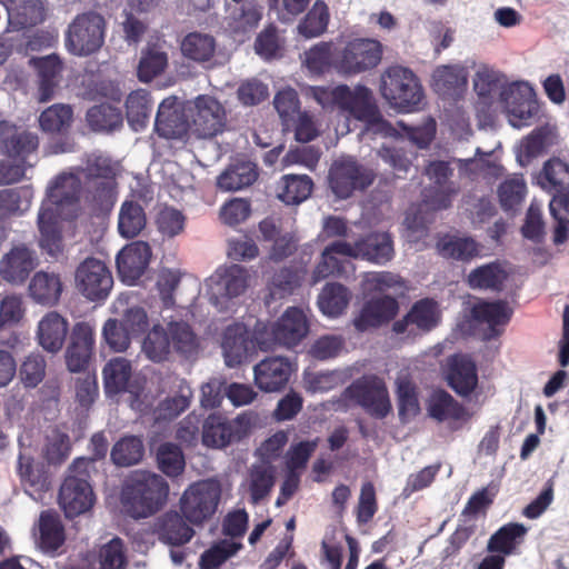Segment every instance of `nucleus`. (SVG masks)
Segmentation results:
<instances>
[{
    "instance_id": "nucleus-11",
    "label": "nucleus",
    "mask_w": 569,
    "mask_h": 569,
    "mask_svg": "<svg viewBox=\"0 0 569 569\" xmlns=\"http://www.w3.org/2000/svg\"><path fill=\"white\" fill-rule=\"evenodd\" d=\"M343 396L353 400L376 419L386 418L392 410L385 381L376 375L362 376L346 388Z\"/></svg>"
},
{
    "instance_id": "nucleus-59",
    "label": "nucleus",
    "mask_w": 569,
    "mask_h": 569,
    "mask_svg": "<svg viewBox=\"0 0 569 569\" xmlns=\"http://www.w3.org/2000/svg\"><path fill=\"white\" fill-rule=\"evenodd\" d=\"M329 18L326 2H315L305 19L299 23L298 30L306 38L319 37L326 31Z\"/></svg>"
},
{
    "instance_id": "nucleus-4",
    "label": "nucleus",
    "mask_w": 569,
    "mask_h": 569,
    "mask_svg": "<svg viewBox=\"0 0 569 569\" xmlns=\"http://www.w3.org/2000/svg\"><path fill=\"white\" fill-rule=\"evenodd\" d=\"M199 340L191 326L186 321L172 320L163 327L154 325L142 341V351L153 362H163L171 352L182 357L197 353Z\"/></svg>"
},
{
    "instance_id": "nucleus-31",
    "label": "nucleus",
    "mask_w": 569,
    "mask_h": 569,
    "mask_svg": "<svg viewBox=\"0 0 569 569\" xmlns=\"http://www.w3.org/2000/svg\"><path fill=\"white\" fill-rule=\"evenodd\" d=\"M351 243L335 241L328 244L312 272V283H317L329 277H340L349 264L347 258H352Z\"/></svg>"
},
{
    "instance_id": "nucleus-5",
    "label": "nucleus",
    "mask_w": 569,
    "mask_h": 569,
    "mask_svg": "<svg viewBox=\"0 0 569 569\" xmlns=\"http://www.w3.org/2000/svg\"><path fill=\"white\" fill-rule=\"evenodd\" d=\"M83 177L84 200L94 210H108L114 200L116 172L108 157L90 154L79 169Z\"/></svg>"
},
{
    "instance_id": "nucleus-29",
    "label": "nucleus",
    "mask_w": 569,
    "mask_h": 569,
    "mask_svg": "<svg viewBox=\"0 0 569 569\" xmlns=\"http://www.w3.org/2000/svg\"><path fill=\"white\" fill-rule=\"evenodd\" d=\"M0 143L8 157L24 162L38 149L39 139L33 132L21 130L8 121H0Z\"/></svg>"
},
{
    "instance_id": "nucleus-46",
    "label": "nucleus",
    "mask_w": 569,
    "mask_h": 569,
    "mask_svg": "<svg viewBox=\"0 0 569 569\" xmlns=\"http://www.w3.org/2000/svg\"><path fill=\"white\" fill-rule=\"evenodd\" d=\"M9 20L19 28L34 27L43 22L46 9L43 2H1Z\"/></svg>"
},
{
    "instance_id": "nucleus-23",
    "label": "nucleus",
    "mask_w": 569,
    "mask_h": 569,
    "mask_svg": "<svg viewBox=\"0 0 569 569\" xmlns=\"http://www.w3.org/2000/svg\"><path fill=\"white\" fill-rule=\"evenodd\" d=\"M151 248L144 241H133L117 254L116 264L120 279L133 284L142 277L151 259Z\"/></svg>"
},
{
    "instance_id": "nucleus-49",
    "label": "nucleus",
    "mask_w": 569,
    "mask_h": 569,
    "mask_svg": "<svg viewBox=\"0 0 569 569\" xmlns=\"http://www.w3.org/2000/svg\"><path fill=\"white\" fill-rule=\"evenodd\" d=\"M181 52L196 62L209 61L216 52V40L207 33L190 32L181 42Z\"/></svg>"
},
{
    "instance_id": "nucleus-58",
    "label": "nucleus",
    "mask_w": 569,
    "mask_h": 569,
    "mask_svg": "<svg viewBox=\"0 0 569 569\" xmlns=\"http://www.w3.org/2000/svg\"><path fill=\"white\" fill-rule=\"evenodd\" d=\"M362 288L367 293H382L389 290L402 291L407 287L405 280L397 273L390 271H373L365 274Z\"/></svg>"
},
{
    "instance_id": "nucleus-20",
    "label": "nucleus",
    "mask_w": 569,
    "mask_h": 569,
    "mask_svg": "<svg viewBox=\"0 0 569 569\" xmlns=\"http://www.w3.org/2000/svg\"><path fill=\"white\" fill-rule=\"evenodd\" d=\"M309 332V321L306 313L298 307H289L282 316L272 323L270 338H264L273 346L292 348L299 345Z\"/></svg>"
},
{
    "instance_id": "nucleus-60",
    "label": "nucleus",
    "mask_w": 569,
    "mask_h": 569,
    "mask_svg": "<svg viewBox=\"0 0 569 569\" xmlns=\"http://www.w3.org/2000/svg\"><path fill=\"white\" fill-rule=\"evenodd\" d=\"M168 64V57L164 51L156 47H148L142 52L139 66L138 78L142 82H149L162 73Z\"/></svg>"
},
{
    "instance_id": "nucleus-56",
    "label": "nucleus",
    "mask_w": 569,
    "mask_h": 569,
    "mask_svg": "<svg viewBox=\"0 0 569 569\" xmlns=\"http://www.w3.org/2000/svg\"><path fill=\"white\" fill-rule=\"evenodd\" d=\"M242 548V543L228 539H222L204 550L200 556V569H218L228 559L237 555Z\"/></svg>"
},
{
    "instance_id": "nucleus-9",
    "label": "nucleus",
    "mask_w": 569,
    "mask_h": 569,
    "mask_svg": "<svg viewBox=\"0 0 569 569\" xmlns=\"http://www.w3.org/2000/svg\"><path fill=\"white\" fill-rule=\"evenodd\" d=\"M106 27L100 13L90 11L76 16L66 31L67 50L78 57L96 53L104 43Z\"/></svg>"
},
{
    "instance_id": "nucleus-26",
    "label": "nucleus",
    "mask_w": 569,
    "mask_h": 569,
    "mask_svg": "<svg viewBox=\"0 0 569 569\" xmlns=\"http://www.w3.org/2000/svg\"><path fill=\"white\" fill-rule=\"evenodd\" d=\"M399 310L398 301L390 296L372 298L361 308L359 315L353 319L357 331L365 332L372 328H379L392 320Z\"/></svg>"
},
{
    "instance_id": "nucleus-32",
    "label": "nucleus",
    "mask_w": 569,
    "mask_h": 569,
    "mask_svg": "<svg viewBox=\"0 0 569 569\" xmlns=\"http://www.w3.org/2000/svg\"><path fill=\"white\" fill-rule=\"evenodd\" d=\"M428 416L437 422H467L471 415L467 408L456 400L448 391L437 389L427 400Z\"/></svg>"
},
{
    "instance_id": "nucleus-21",
    "label": "nucleus",
    "mask_w": 569,
    "mask_h": 569,
    "mask_svg": "<svg viewBox=\"0 0 569 569\" xmlns=\"http://www.w3.org/2000/svg\"><path fill=\"white\" fill-rule=\"evenodd\" d=\"M248 287V273L246 268L239 264H232L224 268H218L209 278L208 295L209 300L218 306L223 299H231L240 296Z\"/></svg>"
},
{
    "instance_id": "nucleus-1",
    "label": "nucleus",
    "mask_w": 569,
    "mask_h": 569,
    "mask_svg": "<svg viewBox=\"0 0 569 569\" xmlns=\"http://www.w3.org/2000/svg\"><path fill=\"white\" fill-rule=\"evenodd\" d=\"M82 191L81 178L66 172L58 174L47 188L46 200L38 213L39 246L51 257H57L63 249L59 220L78 218Z\"/></svg>"
},
{
    "instance_id": "nucleus-45",
    "label": "nucleus",
    "mask_w": 569,
    "mask_h": 569,
    "mask_svg": "<svg viewBox=\"0 0 569 569\" xmlns=\"http://www.w3.org/2000/svg\"><path fill=\"white\" fill-rule=\"evenodd\" d=\"M527 531L522 523H507L490 537L487 549L489 552H499L502 556L511 555Z\"/></svg>"
},
{
    "instance_id": "nucleus-3",
    "label": "nucleus",
    "mask_w": 569,
    "mask_h": 569,
    "mask_svg": "<svg viewBox=\"0 0 569 569\" xmlns=\"http://www.w3.org/2000/svg\"><path fill=\"white\" fill-rule=\"evenodd\" d=\"M306 94L315 99L323 109H339L361 121L376 122L380 118L371 90L362 84L353 89L347 84L333 88L310 86L306 89Z\"/></svg>"
},
{
    "instance_id": "nucleus-44",
    "label": "nucleus",
    "mask_w": 569,
    "mask_h": 569,
    "mask_svg": "<svg viewBox=\"0 0 569 569\" xmlns=\"http://www.w3.org/2000/svg\"><path fill=\"white\" fill-rule=\"evenodd\" d=\"M86 121L92 131L111 132L122 126L123 117L119 108L109 103H100L88 109Z\"/></svg>"
},
{
    "instance_id": "nucleus-34",
    "label": "nucleus",
    "mask_w": 569,
    "mask_h": 569,
    "mask_svg": "<svg viewBox=\"0 0 569 569\" xmlns=\"http://www.w3.org/2000/svg\"><path fill=\"white\" fill-rule=\"evenodd\" d=\"M39 79V101L47 102L54 96L62 72V61L57 54H49L40 58H31L29 61Z\"/></svg>"
},
{
    "instance_id": "nucleus-7",
    "label": "nucleus",
    "mask_w": 569,
    "mask_h": 569,
    "mask_svg": "<svg viewBox=\"0 0 569 569\" xmlns=\"http://www.w3.org/2000/svg\"><path fill=\"white\" fill-rule=\"evenodd\" d=\"M90 460L84 457L74 459L68 469L60 490L59 505L67 518H74L87 512L93 506L94 493L89 483Z\"/></svg>"
},
{
    "instance_id": "nucleus-61",
    "label": "nucleus",
    "mask_w": 569,
    "mask_h": 569,
    "mask_svg": "<svg viewBox=\"0 0 569 569\" xmlns=\"http://www.w3.org/2000/svg\"><path fill=\"white\" fill-rule=\"evenodd\" d=\"M319 445V439L303 440L290 446L284 457L287 471L301 472L306 469L309 459L315 453Z\"/></svg>"
},
{
    "instance_id": "nucleus-53",
    "label": "nucleus",
    "mask_w": 569,
    "mask_h": 569,
    "mask_svg": "<svg viewBox=\"0 0 569 569\" xmlns=\"http://www.w3.org/2000/svg\"><path fill=\"white\" fill-rule=\"evenodd\" d=\"M73 121L71 106L56 103L43 110L39 117L42 131L48 133H64Z\"/></svg>"
},
{
    "instance_id": "nucleus-2",
    "label": "nucleus",
    "mask_w": 569,
    "mask_h": 569,
    "mask_svg": "<svg viewBox=\"0 0 569 569\" xmlns=\"http://www.w3.org/2000/svg\"><path fill=\"white\" fill-rule=\"evenodd\" d=\"M169 485L151 471H133L123 482L120 501L128 516L144 519L156 515L167 503Z\"/></svg>"
},
{
    "instance_id": "nucleus-41",
    "label": "nucleus",
    "mask_w": 569,
    "mask_h": 569,
    "mask_svg": "<svg viewBox=\"0 0 569 569\" xmlns=\"http://www.w3.org/2000/svg\"><path fill=\"white\" fill-rule=\"evenodd\" d=\"M64 527L60 516L52 510H44L39 518V545L44 551H56L64 542Z\"/></svg>"
},
{
    "instance_id": "nucleus-15",
    "label": "nucleus",
    "mask_w": 569,
    "mask_h": 569,
    "mask_svg": "<svg viewBox=\"0 0 569 569\" xmlns=\"http://www.w3.org/2000/svg\"><path fill=\"white\" fill-rule=\"evenodd\" d=\"M74 282L78 291L93 302L104 301L113 287L111 271L96 258H87L77 267Z\"/></svg>"
},
{
    "instance_id": "nucleus-38",
    "label": "nucleus",
    "mask_w": 569,
    "mask_h": 569,
    "mask_svg": "<svg viewBox=\"0 0 569 569\" xmlns=\"http://www.w3.org/2000/svg\"><path fill=\"white\" fill-rule=\"evenodd\" d=\"M509 274L500 261H491L470 271L467 283L471 289L500 292Z\"/></svg>"
},
{
    "instance_id": "nucleus-33",
    "label": "nucleus",
    "mask_w": 569,
    "mask_h": 569,
    "mask_svg": "<svg viewBox=\"0 0 569 569\" xmlns=\"http://www.w3.org/2000/svg\"><path fill=\"white\" fill-rule=\"evenodd\" d=\"M154 130L166 139H183L190 130V123L182 110L174 107L173 102L163 100L156 114Z\"/></svg>"
},
{
    "instance_id": "nucleus-55",
    "label": "nucleus",
    "mask_w": 569,
    "mask_h": 569,
    "mask_svg": "<svg viewBox=\"0 0 569 569\" xmlns=\"http://www.w3.org/2000/svg\"><path fill=\"white\" fill-rule=\"evenodd\" d=\"M157 465L168 477L180 476L186 467L182 449L172 442L161 443L157 449Z\"/></svg>"
},
{
    "instance_id": "nucleus-50",
    "label": "nucleus",
    "mask_w": 569,
    "mask_h": 569,
    "mask_svg": "<svg viewBox=\"0 0 569 569\" xmlns=\"http://www.w3.org/2000/svg\"><path fill=\"white\" fill-rule=\"evenodd\" d=\"M276 483V472L272 466L253 465L249 472V493L253 505L260 503L271 492Z\"/></svg>"
},
{
    "instance_id": "nucleus-35",
    "label": "nucleus",
    "mask_w": 569,
    "mask_h": 569,
    "mask_svg": "<svg viewBox=\"0 0 569 569\" xmlns=\"http://www.w3.org/2000/svg\"><path fill=\"white\" fill-rule=\"evenodd\" d=\"M68 333V321L56 311L48 312L38 325L39 345L48 352L56 353L64 345Z\"/></svg>"
},
{
    "instance_id": "nucleus-12",
    "label": "nucleus",
    "mask_w": 569,
    "mask_h": 569,
    "mask_svg": "<svg viewBox=\"0 0 569 569\" xmlns=\"http://www.w3.org/2000/svg\"><path fill=\"white\" fill-rule=\"evenodd\" d=\"M226 365L237 367L247 361L259 348L267 351L271 343L264 339V333L256 330L252 335L244 325L233 323L223 331L221 343Z\"/></svg>"
},
{
    "instance_id": "nucleus-40",
    "label": "nucleus",
    "mask_w": 569,
    "mask_h": 569,
    "mask_svg": "<svg viewBox=\"0 0 569 569\" xmlns=\"http://www.w3.org/2000/svg\"><path fill=\"white\" fill-rule=\"evenodd\" d=\"M102 376L108 395L124 392L132 376L131 361L123 357H114L103 367Z\"/></svg>"
},
{
    "instance_id": "nucleus-6",
    "label": "nucleus",
    "mask_w": 569,
    "mask_h": 569,
    "mask_svg": "<svg viewBox=\"0 0 569 569\" xmlns=\"http://www.w3.org/2000/svg\"><path fill=\"white\" fill-rule=\"evenodd\" d=\"M381 96L401 112L419 110L423 99L422 86L409 68L391 66L381 74Z\"/></svg>"
},
{
    "instance_id": "nucleus-54",
    "label": "nucleus",
    "mask_w": 569,
    "mask_h": 569,
    "mask_svg": "<svg viewBox=\"0 0 569 569\" xmlns=\"http://www.w3.org/2000/svg\"><path fill=\"white\" fill-rule=\"evenodd\" d=\"M349 301L350 292L340 283H327L319 296L320 309L330 317L341 315L348 307Z\"/></svg>"
},
{
    "instance_id": "nucleus-24",
    "label": "nucleus",
    "mask_w": 569,
    "mask_h": 569,
    "mask_svg": "<svg viewBox=\"0 0 569 569\" xmlns=\"http://www.w3.org/2000/svg\"><path fill=\"white\" fill-rule=\"evenodd\" d=\"M293 371L292 363L283 357H268L253 368L256 386L266 392L282 390Z\"/></svg>"
},
{
    "instance_id": "nucleus-39",
    "label": "nucleus",
    "mask_w": 569,
    "mask_h": 569,
    "mask_svg": "<svg viewBox=\"0 0 569 569\" xmlns=\"http://www.w3.org/2000/svg\"><path fill=\"white\" fill-rule=\"evenodd\" d=\"M126 117L129 126L134 131L144 129L149 122L152 111V99L150 92L138 89L129 93L126 99Z\"/></svg>"
},
{
    "instance_id": "nucleus-57",
    "label": "nucleus",
    "mask_w": 569,
    "mask_h": 569,
    "mask_svg": "<svg viewBox=\"0 0 569 569\" xmlns=\"http://www.w3.org/2000/svg\"><path fill=\"white\" fill-rule=\"evenodd\" d=\"M305 63L307 68L318 74L326 73L330 69L336 70V50L332 42H319L306 51Z\"/></svg>"
},
{
    "instance_id": "nucleus-64",
    "label": "nucleus",
    "mask_w": 569,
    "mask_h": 569,
    "mask_svg": "<svg viewBox=\"0 0 569 569\" xmlns=\"http://www.w3.org/2000/svg\"><path fill=\"white\" fill-rule=\"evenodd\" d=\"M526 191L527 187L522 178L513 177L501 182L498 188L501 208L508 211L518 207L522 202Z\"/></svg>"
},
{
    "instance_id": "nucleus-18",
    "label": "nucleus",
    "mask_w": 569,
    "mask_h": 569,
    "mask_svg": "<svg viewBox=\"0 0 569 569\" xmlns=\"http://www.w3.org/2000/svg\"><path fill=\"white\" fill-rule=\"evenodd\" d=\"M226 128V110L210 96H199L191 111V132L200 139H211Z\"/></svg>"
},
{
    "instance_id": "nucleus-43",
    "label": "nucleus",
    "mask_w": 569,
    "mask_h": 569,
    "mask_svg": "<svg viewBox=\"0 0 569 569\" xmlns=\"http://www.w3.org/2000/svg\"><path fill=\"white\" fill-rule=\"evenodd\" d=\"M439 253L445 258L470 261L479 256V243L471 237L445 236L437 242Z\"/></svg>"
},
{
    "instance_id": "nucleus-48",
    "label": "nucleus",
    "mask_w": 569,
    "mask_h": 569,
    "mask_svg": "<svg viewBox=\"0 0 569 569\" xmlns=\"http://www.w3.org/2000/svg\"><path fill=\"white\" fill-rule=\"evenodd\" d=\"M147 217L144 209L136 201H124L121 204L118 230L127 239L137 237L146 227Z\"/></svg>"
},
{
    "instance_id": "nucleus-22",
    "label": "nucleus",
    "mask_w": 569,
    "mask_h": 569,
    "mask_svg": "<svg viewBox=\"0 0 569 569\" xmlns=\"http://www.w3.org/2000/svg\"><path fill=\"white\" fill-rule=\"evenodd\" d=\"M36 250L24 243L13 246L0 260V277L11 284H23L38 267Z\"/></svg>"
},
{
    "instance_id": "nucleus-10",
    "label": "nucleus",
    "mask_w": 569,
    "mask_h": 569,
    "mask_svg": "<svg viewBox=\"0 0 569 569\" xmlns=\"http://www.w3.org/2000/svg\"><path fill=\"white\" fill-rule=\"evenodd\" d=\"M431 186L422 190V204L430 210H445L451 207L458 194L459 184L451 180L453 168L443 160L430 161L423 170Z\"/></svg>"
},
{
    "instance_id": "nucleus-16",
    "label": "nucleus",
    "mask_w": 569,
    "mask_h": 569,
    "mask_svg": "<svg viewBox=\"0 0 569 569\" xmlns=\"http://www.w3.org/2000/svg\"><path fill=\"white\" fill-rule=\"evenodd\" d=\"M539 187L551 196L549 209L562 207L569 214V164L559 158H551L543 163L537 176Z\"/></svg>"
},
{
    "instance_id": "nucleus-37",
    "label": "nucleus",
    "mask_w": 569,
    "mask_h": 569,
    "mask_svg": "<svg viewBox=\"0 0 569 569\" xmlns=\"http://www.w3.org/2000/svg\"><path fill=\"white\" fill-rule=\"evenodd\" d=\"M29 295L39 305L54 306L62 293L60 276L53 272L38 271L29 282Z\"/></svg>"
},
{
    "instance_id": "nucleus-28",
    "label": "nucleus",
    "mask_w": 569,
    "mask_h": 569,
    "mask_svg": "<svg viewBox=\"0 0 569 569\" xmlns=\"http://www.w3.org/2000/svg\"><path fill=\"white\" fill-rule=\"evenodd\" d=\"M471 316L477 322L488 326L485 339L490 340L501 335V327L510 321L512 309L505 300H481L473 305Z\"/></svg>"
},
{
    "instance_id": "nucleus-17",
    "label": "nucleus",
    "mask_w": 569,
    "mask_h": 569,
    "mask_svg": "<svg viewBox=\"0 0 569 569\" xmlns=\"http://www.w3.org/2000/svg\"><path fill=\"white\" fill-rule=\"evenodd\" d=\"M441 320L438 302L432 298H422L416 301L409 311L392 325L397 335H407L408 338L430 332Z\"/></svg>"
},
{
    "instance_id": "nucleus-8",
    "label": "nucleus",
    "mask_w": 569,
    "mask_h": 569,
    "mask_svg": "<svg viewBox=\"0 0 569 569\" xmlns=\"http://www.w3.org/2000/svg\"><path fill=\"white\" fill-rule=\"evenodd\" d=\"M327 180L333 196L346 200L367 190L375 182L376 173L353 157H341L330 166Z\"/></svg>"
},
{
    "instance_id": "nucleus-62",
    "label": "nucleus",
    "mask_w": 569,
    "mask_h": 569,
    "mask_svg": "<svg viewBox=\"0 0 569 569\" xmlns=\"http://www.w3.org/2000/svg\"><path fill=\"white\" fill-rule=\"evenodd\" d=\"M305 273V270L298 268H281L272 276L271 295L278 298L291 295L295 289L300 287Z\"/></svg>"
},
{
    "instance_id": "nucleus-42",
    "label": "nucleus",
    "mask_w": 569,
    "mask_h": 569,
    "mask_svg": "<svg viewBox=\"0 0 569 569\" xmlns=\"http://www.w3.org/2000/svg\"><path fill=\"white\" fill-rule=\"evenodd\" d=\"M313 189V181L307 174H286L278 183V197L287 204L307 200Z\"/></svg>"
},
{
    "instance_id": "nucleus-63",
    "label": "nucleus",
    "mask_w": 569,
    "mask_h": 569,
    "mask_svg": "<svg viewBox=\"0 0 569 569\" xmlns=\"http://www.w3.org/2000/svg\"><path fill=\"white\" fill-rule=\"evenodd\" d=\"M510 102L511 106L505 108L508 113L510 124L515 128L532 124L533 120L538 117L540 109L537 97L519 103H516V101Z\"/></svg>"
},
{
    "instance_id": "nucleus-14",
    "label": "nucleus",
    "mask_w": 569,
    "mask_h": 569,
    "mask_svg": "<svg viewBox=\"0 0 569 569\" xmlns=\"http://www.w3.org/2000/svg\"><path fill=\"white\" fill-rule=\"evenodd\" d=\"M220 500L219 487L209 481L192 483L180 498V510L192 525H201L210 519Z\"/></svg>"
},
{
    "instance_id": "nucleus-51",
    "label": "nucleus",
    "mask_w": 569,
    "mask_h": 569,
    "mask_svg": "<svg viewBox=\"0 0 569 569\" xmlns=\"http://www.w3.org/2000/svg\"><path fill=\"white\" fill-rule=\"evenodd\" d=\"M33 189L30 186L0 190V220L21 213L31 204Z\"/></svg>"
},
{
    "instance_id": "nucleus-25",
    "label": "nucleus",
    "mask_w": 569,
    "mask_h": 569,
    "mask_svg": "<svg viewBox=\"0 0 569 569\" xmlns=\"http://www.w3.org/2000/svg\"><path fill=\"white\" fill-rule=\"evenodd\" d=\"M446 380L460 397H469L478 387V370L475 361L466 355H453L448 359Z\"/></svg>"
},
{
    "instance_id": "nucleus-36",
    "label": "nucleus",
    "mask_w": 569,
    "mask_h": 569,
    "mask_svg": "<svg viewBox=\"0 0 569 569\" xmlns=\"http://www.w3.org/2000/svg\"><path fill=\"white\" fill-rule=\"evenodd\" d=\"M227 28L233 34H244L254 30L262 12L253 2H227Z\"/></svg>"
},
{
    "instance_id": "nucleus-13",
    "label": "nucleus",
    "mask_w": 569,
    "mask_h": 569,
    "mask_svg": "<svg viewBox=\"0 0 569 569\" xmlns=\"http://www.w3.org/2000/svg\"><path fill=\"white\" fill-rule=\"evenodd\" d=\"M382 58V46L372 39H353L346 46L336 49V71L343 76L357 74L379 64Z\"/></svg>"
},
{
    "instance_id": "nucleus-27",
    "label": "nucleus",
    "mask_w": 569,
    "mask_h": 569,
    "mask_svg": "<svg viewBox=\"0 0 569 569\" xmlns=\"http://www.w3.org/2000/svg\"><path fill=\"white\" fill-rule=\"evenodd\" d=\"M178 511H167L159 516L152 527V532L159 541L172 547H180L188 543L194 536L190 527Z\"/></svg>"
},
{
    "instance_id": "nucleus-19",
    "label": "nucleus",
    "mask_w": 569,
    "mask_h": 569,
    "mask_svg": "<svg viewBox=\"0 0 569 569\" xmlns=\"http://www.w3.org/2000/svg\"><path fill=\"white\" fill-rule=\"evenodd\" d=\"M248 432V421L243 417L228 420L220 413H211L202 423V443L220 449L243 439Z\"/></svg>"
},
{
    "instance_id": "nucleus-30",
    "label": "nucleus",
    "mask_w": 569,
    "mask_h": 569,
    "mask_svg": "<svg viewBox=\"0 0 569 569\" xmlns=\"http://www.w3.org/2000/svg\"><path fill=\"white\" fill-rule=\"evenodd\" d=\"M351 252L352 258L386 264L393 258V241L389 233L371 232L351 243Z\"/></svg>"
},
{
    "instance_id": "nucleus-47",
    "label": "nucleus",
    "mask_w": 569,
    "mask_h": 569,
    "mask_svg": "<svg viewBox=\"0 0 569 569\" xmlns=\"http://www.w3.org/2000/svg\"><path fill=\"white\" fill-rule=\"evenodd\" d=\"M258 172L250 162H241L227 168L217 180V186L224 191H237L251 186Z\"/></svg>"
},
{
    "instance_id": "nucleus-52",
    "label": "nucleus",
    "mask_w": 569,
    "mask_h": 569,
    "mask_svg": "<svg viewBox=\"0 0 569 569\" xmlns=\"http://www.w3.org/2000/svg\"><path fill=\"white\" fill-rule=\"evenodd\" d=\"M143 455L142 440L137 436H126L113 445L110 457L116 466L130 467L139 463Z\"/></svg>"
}]
</instances>
